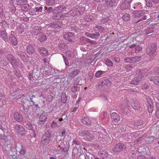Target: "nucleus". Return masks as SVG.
<instances>
[{"label": "nucleus", "mask_w": 159, "mask_h": 159, "mask_svg": "<svg viewBox=\"0 0 159 159\" xmlns=\"http://www.w3.org/2000/svg\"><path fill=\"white\" fill-rule=\"evenodd\" d=\"M26 128H28L29 130H33V133L32 134V137H33L35 138L36 136V135L34 130H33V127L32 124V123L30 122H27L26 123Z\"/></svg>", "instance_id": "nucleus-22"}, {"label": "nucleus", "mask_w": 159, "mask_h": 159, "mask_svg": "<svg viewBox=\"0 0 159 159\" xmlns=\"http://www.w3.org/2000/svg\"><path fill=\"white\" fill-rule=\"evenodd\" d=\"M46 4L47 5L50 6H53L55 3V0H46Z\"/></svg>", "instance_id": "nucleus-42"}, {"label": "nucleus", "mask_w": 159, "mask_h": 159, "mask_svg": "<svg viewBox=\"0 0 159 159\" xmlns=\"http://www.w3.org/2000/svg\"><path fill=\"white\" fill-rule=\"evenodd\" d=\"M67 98L66 94H63L61 97V101L63 103L65 104L66 103V101Z\"/></svg>", "instance_id": "nucleus-41"}, {"label": "nucleus", "mask_w": 159, "mask_h": 159, "mask_svg": "<svg viewBox=\"0 0 159 159\" xmlns=\"http://www.w3.org/2000/svg\"><path fill=\"white\" fill-rule=\"evenodd\" d=\"M15 132L18 135L21 136H25L26 135L27 131L24 127L19 124H16L14 126Z\"/></svg>", "instance_id": "nucleus-2"}, {"label": "nucleus", "mask_w": 159, "mask_h": 159, "mask_svg": "<svg viewBox=\"0 0 159 159\" xmlns=\"http://www.w3.org/2000/svg\"><path fill=\"white\" fill-rule=\"evenodd\" d=\"M98 154L99 155L102 156V157L107 156V152L105 150L99 151L98 152Z\"/></svg>", "instance_id": "nucleus-52"}, {"label": "nucleus", "mask_w": 159, "mask_h": 159, "mask_svg": "<svg viewBox=\"0 0 159 159\" xmlns=\"http://www.w3.org/2000/svg\"><path fill=\"white\" fill-rule=\"evenodd\" d=\"M129 110L128 107H125L123 109V112L125 115H127L129 113Z\"/></svg>", "instance_id": "nucleus-55"}, {"label": "nucleus", "mask_w": 159, "mask_h": 159, "mask_svg": "<svg viewBox=\"0 0 159 159\" xmlns=\"http://www.w3.org/2000/svg\"><path fill=\"white\" fill-rule=\"evenodd\" d=\"M125 68L128 71L131 70L133 68L132 66L130 65H127L125 66Z\"/></svg>", "instance_id": "nucleus-58"}, {"label": "nucleus", "mask_w": 159, "mask_h": 159, "mask_svg": "<svg viewBox=\"0 0 159 159\" xmlns=\"http://www.w3.org/2000/svg\"><path fill=\"white\" fill-rule=\"evenodd\" d=\"M22 11H28L30 10V6L28 4H24L21 7Z\"/></svg>", "instance_id": "nucleus-33"}, {"label": "nucleus", "mask_w": 159, "mask_h": 159, "mask_svg": "<svg viewBox=\"0 0 159 159\" xmlns=\"http://www.w3.org/2000/svg\"><path fill=\"white\" fill-rule=\"evenodd\" d=\"M155 139V138L154 137L150 136L146 138V141L149 142H153Z\"/></svg>", "instance_id": "nucleus-51"}, {"label": "nucleus", "mask_w": 159, "mask_h": 159, "mask_svg": "<svg viewBox=\"0 0 159 159\" xmlns=\"http://www.w3.org/2000/svg\"><path fill=\"white\" fill-rule=\"evenodd\" d=\"M111 118L113 122L117 123L120 120V116L116 112H113L111 114Z\"/></svg>", "instance_id": "nucleus-14"}, {"label": "nucleus", "mask_w": 159, "mask_h": 159, "mask_svg": "<svg viewBox=\"0 0 159 159\" xmlns=\"http://www.w3.org/2000/svg\"><path fill=\"white\" fill-rule=\"evenodd\" d=\"M132 106L135 110L138 111L140 110V106L138 102H136L133 103L132 105Z\"/></svg>", "instance_id": "nucleus-34"}, {"label": "nucleus", "mask_w": 159, "mask_h": 159, "mask_svg": "<svg viewBox=\"0 0 159 159\" xmlns=\"http://www.w3.org/2000/svg\"><path fill=\"white\" fill-rule=\"evenodd\" d=\"M16 4L18 5H21L25 4L27 2V0H16Z\"/></svg>", "instance_id": "nucleus-39"}, {"label": "nucleus", "mask_w": 159, "mask_h": 159, "mask_svg": "<svg viewBox=\"0 0 159 159\" xmlns=\"http://www.w3.org/2000/svg\"><path fill=\"white\" fill-rule=\"evenodd\" d=\"M126 147L123 143H119L115 144L112 149L113 152L117 153L121 152L126 148Z\"/></svg>", "instance_id": "nucleus-4"}, {"label": "nucleus", "mask_w": 159, "mask_h": 159, "mask_svg": "<svg viewBox=\"0 0 159 159\" xmlns=\"http://www.w3.org/2000/svg\"><path fill=\"white\" fill-rule=\"evenodd\" d=\"M47 39L46 35L41 34L40 35L39 38V40L40 42H43L45 41Z\"/></svg>", "instance_id": "nucleus-40"}, {"label": "nucleus", "mask_w": 159, "mask_h": 159, "mask_svg": "<svg viewBox=\"0 0 159 159\" xmlns=\"http://www.w3.org/2000/svg\"><path fill=\"white\" fill-rule=\"evenodd\" d=\"M87 38L84 36L80 37L79 40V44L81 45H85L87 43Z\"/></svg>", "instance_id": "nucleus-27"}, {"label": "nucleus", "mask_w": 159, "mask_h": 159, "mask_svg": "<svg viewBox=\"0 0 159 159\" xmlns=\"http://www.w3.org/2000/svg\"><path fill=\"white\" fill-rule=\"evenodd\" d=\"M7 33L5 30L1 31L0 32V37L5 42L8 41Z\"/></svg>", "instance_id": "nucleus-21"}, {"label": "nucleus", "mask_w": 159, "mask_h": 159, "mask_svg": "<svg viewBox=\"0 0 159 159\" xmlns=\"http://www.w3.org/2000/svg\"><path fill=\"white\" fill-rule=\"evenodd\" d=\"M89 43L92 45H95L96 44V43L95 41L92 40L88 38L87 43Z\"/></svg>", "instance_id": "nucleus-61"}, {"label": "nucleus", "mask_w": 159, "mask_h": 159, "mask_svg": "<svg viewBox=\"0 0 159 159\" xmlns=\"http://www.w3.org/2000/svg\"><path fill=\"white\" fill-rule=\"evenodd\" d=\"M148 110L149 113H152L153 111V106L152 105H148Z\"/></svg>", "instance_id": "nucleus-59"}, {"label": "nucleus", "mask_w": 159, "mask_h": 159, "mask_svg": "<svg viewBox=\"0 0 159 159\" xmlns=\"http://www.w3.org/2000/svg\"><path fill=\"white\" fill-rule=\"evenodd\" d=\"M47 26L48 27V28L58 29L61 27L62 23L60 22L56 21L48 24L47 25Z\"/></svg>", "instance_id": "nucleus-8"}, {"label": "nucleus", "mask_w": 159, "mask_h": 159, "mask_svg": "<svg viewBox=\"0 0 159 159\" xmlns=\"http://www.w3.org/2000/svg\"><path fill=\"white\" fill-rule=\"evenodd\" d=\"M84 19L85 21L90 22L93 21V18L92 16L89 15L84 17Z\"/></svg>", "instance_id": "nucleus-36"}, {"label": "nucleus", "mask_w": 159, "mask_h": 159, "mask_svg": "<svg viewBox=\"0 0 159 159\" xmlns=\"http://www.w3.org/2000/svg\"><path fill=\"white\" fill-rule=\"evenodd\" d=\"M51 137V134L49 131L45 132L41 138V145L43 146H46L49 143Z\"/></svg>", "instance_id": "nucleus-1"}, {"label": "nucleus", "mask_w": 159, "mask_h": 159, "mask_svg": "<svg viewBox=\"0 0 159 159\" xmlns=\"http://www.w3.org/2000/svg\"><path fill=\"white\" fill-rule=\"evenodd\" d=\"M143 75H138V76L132 79V80L130 82V84L134 85H137L140 81L143 78Z\"/></svg>", "instance_id": "nucleus-12"}, {"label": "nucleus", "mask_w": 159, "mask_h": 159, "mask_svg": "<svg viewBox=\"0 0 159 159\" xmlns=\"http://www.w3.org/2000/svg\"><path fill=\"white\" fill-rule=\"evenodd\" d=\"M122 18L123 20L125 21H128L131 18V15L128 13H125L123 15Z\"/></svg>", "instance_id": "nucleus-31"}, {"label": "nucleus", "mask_w": 159, "mask_h": 159, "mask_svg": "<svg viewBox=\"0 0 159 159\" xmlns=\"http://www.w3.org/2000/svg\"><path fill=\"white\" fill-rule=\"evenodd\" d=\"M66 54L70 57H71L73 55V53L70 50H68L66 52Z\"/></svg>", "instance_id": "nucleus-64"}, {"label": "nucleus", "mask_w": 159, "mask_h": 159, "mask_svg": "<svg viewBox=\"0 0 159 159\" xmlns=\"http://www.w3.org/2000/svg\"><path fill=\"white\" fill-rule=\"evenodd\" d=\"M61 136L60 135L57 136L56 141L58 140L57 141V143L58 144H60L61 143Z\"/></svg>", "instance_id": "nucleus-62"}, {"label": "nucleus", "mask_w": 159, "mask_h": 159, "mask_svg": "<svg viewBox=\"0 0 159 159\" xmlns=\"http://www.w3.org/2000/svg\"><path fill=\"white\" fill-rule=\"evenodd\" d=\"M41 28L39 26H35L33 28V30L32 31L33 34L35 35H37L41 33Z\"/></svg>", "instance_id": "nucleus-24"}, {"label": "nucleus", "mask_w": 159, "mask_h": 159, "mask_svg": "<svg viewBox=\"0 0 159 159\" xmlns=\"http://www.w3.org/2000/svg\"><path fill=\"white\" fill-rule=\"evenodd\" d=\"M13 117L14 120L18 122H23L24 123L26 122L25 120H23V118L22 115L18 112H16L14 113Z\"/></svg>", "instance_id": "nucleus-7"}, {"label": "nucleus", "mask_w": 159, "mask_h": 159, "mask_svg": "<svg viewBox=\"0 0 159 159\" xmlns=\"http://www.w3.org/2000/svg\"><path fill=\"white\" fill-rule=\"evenodd\" d=\"M26 52L29 54H33L35 52V48L34 44L31 43L27 46L26 50Z\"/></svg>", "instance_id": "nucleus-11"}, {"label": "nucleus", "mask_w": 159, "mask_h": 159, "mask_svg": "<svg viewBox=\"0 0 159 159\" xmlns=\"http://www.w3.org/2000/svg\"><path fill=\"white\" fill-rule=\"evenodd\" d=\"M80 142L79 140V138H76L74 139L72 143V145L74 148H77L78 146L80 144Z\"/></svg>", "instance_id": "nucleus-28"}, {"label": "nucleus", "mask_w": 159, "mask_h": 159, "mask_svg": "<svg viewBox=\"0 0 159 159\" xmlns=\"http://www.w3.org/2000/svg\"><path fill=\"white\" fill-rule=\"evenodd\" d=\"M100 34L98 32H96L93 33H92L91 38L92 39H98L100 36Z\"/></svg>", "instance_id": "nucleus-44"}, {"label": "nucleus", "mask_w": 159, "mask_h": 159, "mask_svg": "<svg viewBox=\"0 0 159 159\" xmlns=\"http://www.w3.org/2000/svg\"><path fill=\"white\" fill-rule=\"evenodd\" d=\"M157 47L155 44H152L151 46L146 49L147 54L150 56L155 54L156 53Z\"/></svg>", "instance_id": "nucleus-6"}, {"label": "nucleus", "mask_w": 159, "mask_h": 159, "mask_svg": "<svg viewBox=\"0 0 159 159\" xmlns=\"http://www.w3.org/2000/svg\"><path fill=\"white\" fill-rule=\"evenodd\" d=\"M151 81L153 82L155 84L159 86V77L155 76L151 77L150 78Z\"/></svg>", "instance_id": "nucleus-29"}, {"label": "nucleus", "mask_w": 159, "mask_h": 159, "mask_svg": "<svg viewBox=\"0 0 159 159\" xmlns=\"http://www.w3.org/2000/svg\"><path fill=\"white\" fill-rule=\"evenodd\" d=\"M154 30L152 28H149L146 29L145 30V34H148L153 32Z\"/></svg>", "instance_id": "nucleus-50"}, {"label": "nucleus", "mask_w": 159, "mask_h": 159, "mask_svg": "<svg viewBox=\"0 0 159 159\" xmlns=\"http://www.w3.org/2000/svg\"><path fill=\"white\" fill-rule=\"evenodd\" d=\"M47 114L45 112H43L40 115L39 118V124L40 125L43 124L47 118Z\"/></svg>", "instance_id": "nucleus-16"}, {"label": "nucleus", "mask_w": 159, "mask_h": 159, "mask_svg": "<svg viewBox=\"0 0 159 159\" xmlns=\"http://www.w3.org/2000/svg\"><path fill=\"white\" fill-rule=\"evenodd\" d=\"M152 1L151 0H149L146 2V5L147 7H151L152 6Z\"/></svg>", "instance_id": "nucleus-60"}, {"label": "nucleus", "mask_w": 159, "mask_h": 159, "mask_svg": "<svg viewBox=\"0 0 159 159\" xmlns=\"http://www.w3.org/2000/svg\"><path fill=\"white\" fill-rule=\"evenodd\" d=\"M129 47L131 48H134L136 53L141 52H142V48L140 46L136 45L135 44Z\"/></svg>", "instance_id": "nucleus-25"}, {"label": "nucleus", "mask_w": 159, "mask_h": 159, "mask_svg": "<svg viewBox=\"0 0 159 159\" xmlns=\"http://www.w3.org/2000/svg\"><path fill=\"white\" fill-rule=\"evenodd\" d=\"M74 36L73 33L70 32L65 34L64 38L66 40L72 42V39L74 38Z\"/></svg>", "instance_id": "nucleus-18"}, {"label": "nucleus", "mask_w": 159, "mask_h": 159, "mask_svg": "<svg viewBox=\"0 0 159 159\" xmlns=\"http://www.w3.org/2000/svg\"><path fill=\"white\" fill-rule=\"evenodd\" d=\"M77 84H74V86L71 87V90L74 93H75L77 91Z\"/></svg>", "instance_id": "nucleus-56"}, {"label": "nucleus", "mask_w": 159, "mask_h": 159, "mask_svg": "<svg viewBox=\"0 0 159 159\" xmlns=\"http://www.w3.org/2000/svg\"><path fill=\"white\" fill-rule=\"evenodd\" d=\"M132 1V0H125L120 5V9L125 10L128 8L130 6V3Z\"/></svg>", "instance_id": "nucleus-9"}, {"label": "nucleus", "mask_w": 159, "mask_h": 159, "mask_svg": "<svg viewBox=\"0 0 159 159\" xmlns=\"http://www.w3.org/2000/svg\"><path fill=\"white\" fill-rule=\"evenodd\" d=\"M81 121L83 124L86 125H89L91 123L89 118L87 117H82Z\"/></svg>", "instance_id": "nucleus-23"}, {"label": "nucleus", "mask_w": 159, "mask_h": 159, "mask_svg": "<svg viewBox=\"0 0 159 159\" xmlns=\"http://www.w3.org/2000/svg\"><path fill=\"white\" fill-rule=\"evenodd\" d=\"M93 131L92 130H83L81 131V136H85L89 141H90L95 138Z\"/></svg>", "instance_id": "nucleus-3"}, {"label": "nucleus", "mask_w": 159, "mask_h": 159, "mask_svg": "<svg viewBox=\"0 0 159 159\" xmlns=\"http://www.w3.org/2000/svg\"><path fill=\"white\" fill-rule=\"evenodd\" d=\"M106 72L105 71H102L101 70H98L96 72L95 74V76L97 78L100 77L104 73Z\"/></svg>", "instance_id": "nucleus-38"}, {"label": "nucleus", "mask_w": 159, "mask_h": 159, "mask_svg": "<svg viewBox=\"0 0 159 159\" xmlns=\"http://www.w3.org/2000/svg\"><path fill=\"white\" fill-rule=\"evenodd\" d=\"M37 49L38 51L40 54H44L45 55L47 54L48 51L45 48L42 47H40L38 48Z\"/></svg>", "instance_id": "nucleus-30"}, {"label": "nucleus", "mask_w": 159, "mask_h": 159, "mask_svg": "<svg viewBox=\"0 0 159 159\" xmlns=\"http://www.w3.org/2000/svg\"><path fill=\"white\" fill-rule=\"evenodd\" d=\"M10 63L12 65L14 68H15L18 65L19 62L17 61L15 57L11 61Z\"/></svg>", "instance_id": "nucleus-35"}, {"label": "nucleus", "mask_w": 159, "mask_h": 159, "mask_svg": "<svg viewBox=\"0 0 159 159\" xmlns=\"http://www.w3.org/2000/svg\"><path fill=\"white\" fill-rule=\"evenodd\" d=\"M111 85V82L108 79H103L99 83V86L103 87L109 86Z\"/></svg>", "instance_id": "nucleus-10"}, {"label": "nucleus", "mask_w": 159, "mask_h": 159, "mask_svg": "<svg viewBox=\"0 0 159 159\" xmlns=\"http://www.w3.org/2000/svg\"><path fill=\"white\" fill-rule=\"evenodd\" d=\"M15 148L16 151L18 152L20 155H23L25 153V148H23L22 144L20 143L17 142L16 143Z\"/></svg>", "instance_id": "nucleus-5"}, {"label": "nucleus", "mask_w": 159, "mask_h": 159, "mask_svg": "<svg viewBox=\"0 0 159 159\" xmlns=\"http://www.w3.org/2000/svg\"><path fill=\"white\" fill-rule=\"evenodd\" d=\"M44 8L45 10L48 13H50L51 12L53 13L54 12V10L51 7H48L46 6L44 7Z\"/></svg>", "instance_id": "nucleus-47"}, {"label": "nucleus", "mask_w": 159, "mask_h": 159, "mask_svg": "<svg viewBox=\"0 0 159 159\" xmlns=\"http://www.w3.org/2000/svg\"><path fill=\"white\" fill-rule=\"evenodd\" d=\"M80 72L79 69H75L70 73V75L71 78H74L75 76L79 75Z\"/></svg>", "instance_id": "nucleus-26"}, {"label": "nucleus", "mask_w": 159, "mask_h": 159, "mask_svg": "<svg viewBox=\"0 0 159 159\" xmlns=\"http://www.w3.org/2000/svg\"><path fill=\"white\" fill-rule=\"evenodd\" d=\"M16 54L19 56L20 58L24 59L26 58L27 55L25 53L20 51H17L16 52Z\"/></svg>", "instance_id": "nucleus-32"}, {"label": "nucleus", "mask_w": 159, "mask_h": 159, "mask_svg": "<svg viewBox=\"0 0 159 159\" xmlns=\"http://www.w3.org/2000/svg\"><path fill=\"white\" fill-rule=\"evenodd\" d=\"M156 106L157 108V111L156 112V116L157 118H159V103L157 102L156 103Z\"/></svg>", "instance_id": "nucleus-49"}, {"label": "nucleus", "mask_w": 159, "mask_h": 159, "mask_svg": "<svg viewBox=\"0 0 159 159\" xmlns=\"http://www.w3.org/2000/svg\"><path fill=\"white\" fill-rule=\"evenodd\" d=\"M145 12L143 10L135 11L133 12V14L134 17H140L143 16Z\"/></svg>", "instance_id": "nucleus-17"}, {"label": "nucleus", "mask_w": 159, "mask_h": 159, "mask_svg": "<svg viewBox=\"0 0 159 159\" xmlns=\"http://www.w3.org/2000/svg\"><path fill=\"white\" fill-rule=\"evenodd\" d=\"M23 110L22 111L25 114L26 113H27L29 111V107L28 106H27L25 108V107L24 106H23L22 107Z\"/></svg>", "instance_id": "nucleus-57"}, {"label": "nucleus", "mask_w": 159, "mask_h": 159, "mask_svg": "<svg viewBox=\"0 0 159 159\" xmlns=\"http://www.w3.org/2000/svg\"><path fill=\"white\" fill-rule=\"evenodd\" d=\"M140 56L132 57V63L139 61L140 60Z\"/></svg>", "instance_id": "nucleus-43"}, {"label": "nucleus", "mask_w": 159, "mask_h": 159, "mask_svg": "<svg viewBox=\"0 0 159 159\" xmlns=\"http://www.w3.org/2000/svg\"><path fill=\"white\" fill-rule=\"evenodd\" d=\"M64 8H65V6L64 5H62L56 7L54 10L60 12L62 11Z\"/></svg>", "instance_id": "nucleus-37"}, {"label": "nucleus", "mask_w": 159, "mask_h": 159, "mask_svg": "<svg viewBox=\"0 0 159 159\" xmlns=\"http://www.w3.org/2000/svg\"><path fill=\"white\" fill-rule=\"evenodd\" d=\"M58 125H57V122L53 121L52 124L51 125V127L52 128H54L58 126Z\"/></svg>", "instance_id": "nucleus-63"}, {"label": "nucleus", "mask_w": 159, "mask_h": 159, "mask_svg": "<svg viewBox=\"0 0 159 159\" xmlns=\"http://www.w3.org/2000/svg\"><path fill=\"white\" fill-rule=\"evenodd\" d=\"M34 11L36 12H41L43 11V7H34Z\"/></svg>", "instance_id": "nucleus-53"}, {"label": "nucleus", "mask_w": 159, "mask_h": 159, "mask_svg": "<svg viewBox=\"0 0 159 159\" xmlns=\"http://www.w3.org/2000/svg\"><path fill=\"white\" fill-rule=\"evenodd\" d=\"M143 121L142 120H139L135 122L134 125L136 126H138L142 125L143 124Z\"/></svg>", "instance_id": "nucleus-48"}, {"label": "nucleus", "mask_w": 159, "mask_h": 159, "mask_svg": "<svg viewBox=\"0 0 159 159\" xmlns=\"http://www.w3.org/2000/svg\"><path fill=\"white\" fill-rule=\"evenodd\" d=\"M9 39L13 45L16 46L17 44L18 41L16 37L12 34L10 35Z\"/></svg>", "instance_id": "nucleus-19"}, {"label": "nucleus", "mask_w": 159, "mask_h": 159, "mask_svg": "<svg viewBox=\"0 0 159 159\" xmlns=\"http://www.w3.org/2000/svg\"><path fill=\"white\" fill-rule=\"evenodd\" d=\"M124 61L126 63H132V57H125L124 59Z\"/></svg>", "instance_id": "nucleus-54"}, {"label": "nucleus", "mask_w": 159, "mask_h": 159, "mask_svg": "<svg viewBox=\"0 0 159 159\" xmlns=\"http://www.w3.org/2000/svg\"><path fill=\"white\" fill-rule=\"evenodd\" d=\"M66 16L65 15H63L62 13H61L59 12H57V13H54L52 16V18L55 20H58L61 19V18L64 19Z\"/></svg>", "instance_id": "nucleus-15"}, {"label": "nucleus", "mask_w": 159, "mask_h": 159, "mask_svg": "<svg viewBox=\"0 0 159 159\" xmlns=\"http://www.w3.org/2000/svg\"><path fill=\"white\" fill-rule=\"evenodd\" d=\"M104 4L107 7H111L115 5L116 0H104Z\"/></svg>", "instance_id": "nucleus-20"}, {"label": "nucleus", "mask_w": 159, "mask_h": 159, "mask_svg": "<svg viewBox=\"0 0 159 159\" xmlns=\"http://www.w3.org/2000/svg\"><path fill=\"white\" fill-rule=\"evenodd\" d=\"M106 64L108 67H111L113 65V63L111 60L109 59H107L105 61Z\"/></svg>", "instance_id": "nucleus-45"}, {"label": "nucleus", "mask_w": 159, "mask_h": 159, "mask_svg": "<svg viewBox=\"0 0 159 159\" xmlns=\"http://www.w3.org/2000/svg\"><path fill=\"white\" fill-rule=\"evenodd\" d=\"M95 138H98V141L99 142H101L103 141V134L101 132L95 131L93 132Z\"/></svg>", "instance_id": "nucleus-13"}, {"label": "nucleus", "mask_w": 159, "mask_h": 159, "mask_svg": "<svg viewBox=\"0 0 159 159\" xmlns=\"http://www.w3.org/2000/svg\"><path fill=\"white\" fill-rule=\"evenodd\" d=\"M6 58L10 63L11 61L15 57L11 53H9L7 55Z\"/></svg>", "instance_id": "nucleus-46"}]
</instances>
